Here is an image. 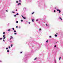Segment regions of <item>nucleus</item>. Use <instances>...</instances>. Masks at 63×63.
<instances>
[{
    "instance_id": "ea45409f",
    "label": "nucleus",
    "mask_w": 63,
    "mask_h": 63,
    "mask_svg": "<svg viewBox=\"0 0 63 63\" xmlns=\"http://www.w3.org/2000/svg\"><path fill=\"white\" fill-rule=\"evenodd\" d=\"M2 38H0V40H2Z\"/></svg>"
},
{
    "instance_id": "423d86ee",
    "label": "nucleus",
    "mask_w": 63,
    "mask_h": 63,
    "mask_svg": "<svg viewBox=\"0 0 63 63\" xmlns=\"http://www.w3.org/2000/svg\"><path fill=\"white\" fill-rule=\"evenodd\" d=\"M37 59V58H36L35 59H34V60H36Z\"/></svg>"
},
{
    "instance_id": "79ce46f5",
    "label": "nucleus",
    "mask_w": 63,
    "mask_h": 63,
    "mask_svg": "<svg viewBox=\"0 0 63 63\" xmlns=\"http://www.w3.org/2000/svg\"><path fill=\"white\" fill-rule=\"evenodd\" d=\"M12 39V38H10V40H11V39Z\"/></svg>"
},
{
    "instance_id": "f03ea898",
    "label": "nucleus",
    "mask_w": 63,
    "mask_h": 63,
    "mask_svg": "<svg viewBox=\"0 0 63 63\" xmlns=\"http://www.w3.org/2000/svg\"><path fill=\"white\" fill-rule=\"evenodd\" d=\"M19 5H21V3H18L17 5H18V6H19Z\"/></svg>"
},
{
    "instance_id": "4468645a",
    "label": "nucleus",
    "mask_w": 63,
    "mask_h": 63,
    "mask_svg": "<svg viewBox=\"0 0 63 63\" xmlns=\"http://www.w3.org/2000/svg\"><path fill=\"white\" fill-rule=\"evenodd\" d=\"M16 23H18V21H17L16 22Z\"/></svg>"
},
{
    "instance_id": "7c9ffc66",
    "label": "nucleus",
    "mask_w": 63,
    "mask_h": 63,
    "mask_svg": "<svg viewBox=\"0 0 63 63\" xmlns=\"http://www.w3.org/2000/svg\"><path fill=\"white\" fill-rule=\"evenodd\" d=\"M16 3H18V1H16Z\"/></svg>"
},
{
    "instance_id": "ddd939ff",
    "label": "nucleus",
    "mask_w": 63,
    "mask_h": 63,
    "mask_svg": "<svg viewBox=\"0 0 63 63\" xmlns=\"http://www.w3.org/2000/svg\"><path fill=\"white\" fill-rule=\"evenodd\" d=\"M46 26H47V24H46Z\"/></svg>"
},
{
    "instance_id": "c03bdc74",
    "label": "nucleus",
    "mask_w": 63,
    "mask_h": 63,
    "mask_svg": "<svg viewBox=\"0 0 63 63\" xmlns=\"http://www.w3.org/2000/svg\"><path fill=\"white\" fill-rule=\"evenodd\" d=\"M14 32H16V31H14Z\"/></svg>"
},
{
    "instance_id": "5701e85b",
    "label": "nucleus",
    "mask_w": 63,
    "mask_h": 63,
    "mask_svg": "<svg viewBox=\"0 0 63 63\" xmlns=\"http://www.w3.org/2000/svg\"><path fill=\"white\" fill-rule=\"evenodd\" d=\"M9 47V48H11V47Z\"/></svg>"
},
{
    "instance_id": "b1692460",
    "label": "nucleus",
    "mask_w": 63,
    "mask_h": 63,
    "mask_svg": "<svg viewBox=\"0 0 63 63\" xmlns=\"http://www.w3.org/2000/svg\"><path fill=\"white\" fill-rule=\"evenodd\" d=\"M12 29H13V30H15V29H14V28H13Z\"/></svg>"
},
{
    "instance_id": "0eeeda50",
    "label": "nucleus",
    "mask_w": 63,
    "mask_h": 63,
    "mask_svg": "<svg viewBox=\"0 0 63 63\" xmlns=\"http://www.w3.org/2000/svg\"><path fill=\"white\" fill-rule=\"evenodd\" d=\"M60 59H61V57H60L59 58V60H60Z\"/></svg>"
},
{
    "instance_id": "aec40b11",
    "label": "nucleus",
    "mask_w": 63,
    "mask_h": 63,
    "mask_svg": "<svg viewBox=\"0 0 63 63\" xmlns=\"http://www.w3.org/2000/svg\"><path fill=\"white\" fill-rule=\"evenodd\" d=\"M21 21L22 22V21H23V20H21Z\"/></svg>"
},
{
    "instance_id": "dca6fc26",
    "label": "nucleus",
    "mask_w": 63,
    "mask_h": 63,
    "mask_svg": "<svg viewBox=\"0 0 63 63\" xmlns=\"http://www.w3.org/2000/svg\"><path fill=\"white\" fill-rule=\"evenodd\" d=\"M31 22H29V24H30Z\"/></svg>"
},
{
    "instance_id": "f704fd0d",
    "label": "nucleus",
    "mask_w": 63,
    "mask_h": 63,
    "mask_svg": "<svg viewBox=\"0 0 63 63\" xmlns=\"http://www.w3.org/2000/svg\"><path fill=\"white\" fill-rule=\"evenodd\" d=\"M6 49H8V48H6Z\"/></svg>"
},
{
    "instance_id": "09e8293b",
    "label": "nucleus",
    "mask_w": 63,
    "mask_h": 63,
    "mask_svg": "<svg viewBox=\"0 0 63 63\" xmlns=\"http://www.w3.org/2000/svg\"><path fill=\"white\" fill-rule=\"evenodd\" d=\"M36 20L37 21H38V20Z\"/></svg>"
},
{
    "instance_id": "c85d7f7f",
    "label": "nucleus",
    "mask_w": 63,
    "mask_h": 63,
    "mask_svg": "<svg viewBox=\"0 0 63 63\" xmlns=\"http://www.w3.org/2000/svg\"><path fill=\"white\" fill-rule=\"evenodd\" d=\"M5 32H4L3 33V34H5Z\"/></svg>"
},
{
    "instance_id": "20e7f679",
    "label": "nucleus",
    "mask_w": 63,
    "mask_h": 63,
    "mask_svg": "<svg viewBox=\"0 0 63 63\" xmlns=\"http://www.w3.org/2000/svg\"><path fill=\"white\" fill-rule=\"evenodd\" d=\"M8 31H11V30L9 29L8 30Z\"/></svg>"
},
{
    "instance_id": "58836bf2",
    "label": "nucleus",
    "mask_w": 63,
    "mask_h": 63,
    "mask_svg": "<svg viewBox=\"0 0 63 63\" xmlns=\"http://www.w3.org/2000/svg\"><path fill=\"white\" fill-rule=\"evenodd\" d=\"M3 41L4 42H5V40H4V39H3Z\"/></svg>"
},
{
    "instance_id": "393cba45",
    "label": "nucleus",
    "mask_w": 63,
    "mask_h": 63,
    "mask_svg": "<svg viewBox=\"0 0 63 63\" xmlns=\"http://www.w3.org/2000/svg\"><path fill=\"white\" fill-rule=\"evenodd\" d=\"M14 34H15V35H16V33H15Z\"/></svg>"
},
{
    "instance_id": "2eb2a0df",
    "label": "nucleus",
    "mask_w": 63,
    "mask_h": 63,
    "mask_svg": "<svg viewBox=\"0 0 63 63\" xmlns=\"http://www.w3.org/2000/svg\"><path fill=\"white\" fill-rule=\"evenodd\" d=\"M23 18H24V19H26V18L24 17H23Z\"/></svg>"
},
{
    "instance_id": "c756f323",
    "label": "nucleus",
    "mask_w": 63,
    "mask_h": 63,
    "mask_svg": "<svg viewBox=\"0 0 63 63\" xmlns=\"http://www.w3.org/2000/svg\"><path fill=\"white\" fill-rule=\"evenodd\" d=\"M13 46V45H11V47H12Z\"/></svg>"
},
{
    "instance_id": "de8ad7c7",
    "label": "nucleus",
    "mask_w": 63,
    "mask_h": 63,
    "mask_svg": "<svg viewBox=\"0 0 63 63\" xmlns=\"http://www.w3.org/2000/svg\"><path fill=\"white\" fill-rule=\"evenodd\" d=\"M55 9H56V7H55Z\"/></svg>"
},
{
    "instance_id": "412c9836",
    "label": "nucleus",
    "mask_w": 63,
    "mask_h": 63,
    "mask_svg": "<svg viewBox=\"0 0 63 63\" xmlns=\"http://www.w3.org/2000/svg\"><path fill=\"white\" fill-rule=\"evenodd\" d=\"M22 16V17H23H23H23V16H22H22Z\"/></svg>"
},
{
    "instance_id": "e433bc0d",
    "label": "nucleus",
    "mask_w": 63,
    "mask_h": 63,
    "mask_svg": "<svg viewBox=\"0 0 63 63\" xmlns=\"http://www.w3.org/2000/svg\"><path fill=\"white\" fill-rule=\"evenodd\" d=\"M12 41H10V43H12Z\"/></svg>"
},
{
    "instance_id": "473e14b6",
    "label": "nucleus",
    "mask_w": 63,
    "mask_h": 63,
    "mask_svg": "<svg viewBox=\"0 0 63 63\" xmlns=\"http://www.w3.org/2000/svg\"><path fill=\"white\" fill-rule=\"evenodd\" d=\"M16 28H17V27H18L17 26H16Z\"/></svg>"
},
{
    "instance_id": "1a4fd4ad",
    "label": "nucleus",
    "mask_w": 63,
    "mask_h": 63,
    "mask_svg": "<svg viewBox=\"0 0 63 63\" xmlns=\"http://www.w3.org/2000/svg\"><path fill=\"white\" fill-rule=\"evenodd\" d=\"M41 30H41V29H39V31H41Z\"/></svg>"
},
{
    "instance_id": "39448f33",
    "label": "nucleus",
    "mask_w": 63,
    "mask_h": 63,
    "mask_svg": "<svg viewBox=\"0 0 63 63\" xmlns=\"http://www.w3.org/2000/svg\"><path fill=\"white\" fill-rule=\"evenodd\" d=\"M59 18L60 19H61V20H62V18H61V17H60Z\"/></svg>"
},
{
    "instance_id": "4be33fe9",
    "label": "nucleus",
    "mask_w": 63,
    "mask_h": 63,
    "mask_svg": "<svg viewBox=\"0 0 63 63\" xmlns=\"http://www.w3.org/2000/svg\"><path fill=\"white\" fill-rule=\"evenodd\" d=\"M49 38H51V36H49Z\"/></svg>"
},
{
    "instance_id": "9b49d317",
    "label": "nucleus",
    "mask_w": 63,
    "mask_h": 63,
    "mask_svg": "<svg viewBox=\"0 0 63 63\" xmlns=\"http://www.w3.org/2000/svg\"><path fill=\"white\" fill-rule=\"evenodd\" d=\"M32 22H34V20H33L32 19Z\"/></svg>"
},
{
    "instance_id": "f8f14e48",
    "label": "nucleus",
    "mask_w": 63,
    "mask_h": 63,
    "mask_svg": "<svg viewBox=\"0 0 63 63\" xmlns=\"http://www.w3.org/2000/svg\"><path fill=\"white\" fill-rule=\"evenodd\" d=\"M54 13H55V12H56V11L55 10H54Z\"/></svg>"
},
{
    "instance_id": "cd10ccee",
    "label": "nucleus",
    "mask_w": 63,
    "mask_h": 63,
    "mask_svg": "<svg viewBox=\"0 0 63 63\" xmlns=\"http://www.w3.org/2000/svg\"><path fill=\"white\" fill-rule=\"evenodd\" d=\"M5 39V37H4L3 38V39Z\"/></svg>"
},
{
    "instance_id": "49530a36",
    "label": "nucleus",
    "mask_w": 63,
    "mask_h": 63,
    "mask_svg": "<svg viewBox=\"0 0 63 63\" xmlns=\"http://www.w3.org/2000/svg\"><path fill=\"white\" fill-rule=\"evenodd\" d=\"M56 34H57H57H58V33H56Z\"/></svg>"
},
{
    "instance_id": "a19ab883",
    "label": "nucleus",
    "mask_w": 63,
    "mask_h": 63,
    "mask_svg": "<svg viewBox=\"0 0 63 63\" xmlns=\"http://www.w3.org/2000/svg\"><path fill=\"white\" fill-rule=\"evenodd\" d=\"M5 35H4L3 36V37H5Z\"/></svg>"
},
{
    "instance_id": "9d476101",
    "label": "nucleus",
    "mask_w": 63,
    "mask_h": 63,
    "mask_svg": "<svg viewBox=\"0 0 63 63\" xmlns=\"http://www.w3.org/2000/svg\"><path fill=\"white\" fill-rule=\"evenodd\" d=\"M34 12H33L32 13V15H33V14H34Z\"/></svg>"
},
{
    "instance_id": "a211bd4d",
    "label": "nucleus",
    "mask_w": 63,
    "mask_h": 63,
    "mask_svg": "<svg viewBox=\"0 0 63 63\" xmlns=\"http://www.w3.org/2000/svg\"><path fill=\"white\" fill-rule=\"evenodd\" d=\"M56 47V45L54 47Z\"/></svg>"
},
{
    "instance_id": "f3484780",
    "label": "nucleus",
    "mask_w": 63,
    "mask_h": 63,
    "mask_svg": "<svg viewBox=\"0 0 63 63\" xmlns=\"http://www.w3.org/2000/svg\"><path fill=\"white\" fill-rule=\"evenodd\" d=\"M46 43H48V40L46 41Z\"/></svg>"
},
{
    "instance_id": "f257e3e1",
    "label": "nucleus",
    "mask_w": 63,
    "mask_h": 63,
    "mask_svg": "<svg viewBox=\"0 0 63 63\" xmlns=\"http://www.w3.org/2000/svg\"><path fill=\"white\" fill-rule=\"evenodd\" d=\"M57 11H59V13H61V11H60V10H59L58 9H57Z\"/></svg>"
},
{
    "instance_id": "37998d69",
    "label": "nucleus",
    "mask_w": 63,
    "mask_h": 63,
    "mask_svg": "<svg viewBox=\"0 0 63 63\" xmlns=\"http://www.w3.org/2000/svg\"><path fill=\"white\" fill-rule=\"evenodd\" d=\"M17 11V9H16V11Z\"/></svg>"
},
{
    "instance_id": "a18cd8bd",
    "label": "nucleus",
    "mask_w": 63,
    "mask_h": 63,
    "mask_svg": "<svg viewBox=\"0 0 63 63\" xmlns=\"http://www.w3.org/2000/svg\"><path fill=\"white\" fill-rule=\"evenodd\" d=\"M0 62H2V61H0Z\"/></svg>"
},
{
    "instance_id": "72a5a7b5",
    "label": "nucleus",
    "mask_w": 63,
    "mask_h": 63,
    "mask_svg": "<svg viewBox=\"0 0 63 63\" xmlns=\"http://www.w3.org/2000/svg\"><path fill=\"white\" fill-rule=\"evenodd\" d=\"M7 51V52H9V50H8Z\"/></svg>"
},
{
    "instance_id": "a878e982",
    "label": "nucleus",
    "mask_w": 63,
    "mask_h": 63,
    "mask_svg": "<svg viewBox=\"0 0 63 63\" xmlns=\"http://www.w3.org/2000/svg\"><path fill=\"white\" fill-rule=\"evenodd\" d=\"M22 52H20V53H22Z\"/></svg>"
},
{
    "instance_id": "7ed1b4c3",
    "label": "nucleus",
    "mask_w": 63,
    "mask_h": 63,
    "mask_svg": "<svg viewBox=\"0 0 63 63\" xmlns=\"http://www.w3.org/2000/svg\"><path fill=\"white\" fill-rule=\"evenodd\" d=\"M10 38H11V39H13V37L11 36H10Z\"/></svg>"
},
{
    "instance_id": "8fccbe9b",
    "label": "nucleus",
    "mask_w": 63,
    "mask_h": 63,
    "mask_svg": "<svg viewBox=\"0 0 63 63\" xmlns=\"http://www.w3.org/2000/svg\"><path fill=\"white\" fill-rule=\"evenodd\" d=\"M62 15H63V14H62Z\"/></svg>"
},
{
    "instance_id": "c9c22d12",
    "label": "nucleus",
    "mask_w": 63,
    "mask_h": 63,
    "mask_svg": "<svg viewBox=\"0 0 63 63\" xmlns=\"http://www.w3.org/2000/svg\"><path fill=\"white\" fill-rule=\"evenodd\" d=\"M12 13H15V12H12Z\"/></svg>"
},
{
    "instance_id": "4c0bfd02",
    "label": "nucleus",
    "mask_w": 63,
    "mask_h": 63,
    "mask_svg": "<svg viewBox=\"0 0 63 63\" xmlns=\"http://www.w3.org/2000/svg\"><path fill=\"white\" fill-rule=\"evenodd\" d=\"M6 11L7 12H8V10H6Z\"/></svg>"
},
{
    "instance_id": "6ab92c4d",
    "label": "nucleus",
    "mask_w": 63,
    "mask_h": 63,
    "mask_svg": "<svg viewBox=\"0 0 63 63\" xmlns=\"http://www.w3.org/2000/svg\"><path fill=\"white\" fill-rule=\"evenodd\" d=\"M19 2H21V0H19Z\"/></svg>"
},
{
    "instance_id": "bb28decb",
    "label": "nucleus",
    "mask_w": 63,
    "mask_h": 63,
    "mask_svg": "<svg viewBox=\"0 0 63 63\" xmlns=\"http://www.w3.org/2000/svg\"><path fill=\"white\" fill-rule=\"evenodd\" d=\"M16 15H18V13H17L16 14Z\"/></svg>"
},
{
    "instance_id": "6e6552de",
    "label": "nucleus",
    "mask_w": 63,
    "mask_h": 63,
    "mask_svg": "<svg viewBox=\"0 0 63 63\" xmlns=\"http://www.w3.org/2000/svg\"><path fill=\"white\" fill-rule=\"evenodd\" d=\"M55 37H57V35L55 34Z\"/></svg>"
},
{
    "instance_id": "2f4dec72",
    "label": "nucleus",
    "mask_w": 63,
    "mask_h": 63,
    "mask_svg": "<svg viewBox=\"0 0 63 63\" xmlns=\"http://www.w3.org/2000/svg\"><path fill=\"white\" fill-rule=\"evenodd\" d=\"M14 16H15V17H16V15H14Z\"/></svg>"
}]
</instances>
